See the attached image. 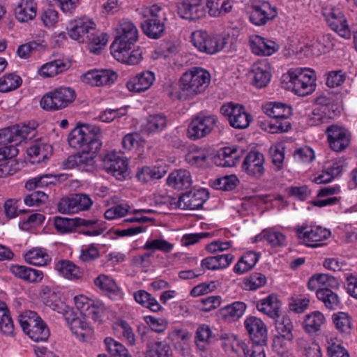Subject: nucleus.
<instances>
[{"label":"nucleus","mask_w":357,"mask_h":357,"mask_svg":"<svg viewBox=\"0 0 357 357\" xmlns=\"http://www.w3.org/2000/svg\"><path fill=\"white\" fill-rule=\"evenodd\" d=\"M264 129L271 133H282L288 132L291 124L288 120H282L279 118H271V120L265 122Z\"/></svg>","instance_id":"5fc2aeb1"},{"label":"nucleus","mask_w":357,"mask_h":357,"mask_svg":"<svg viewBox=\"0 0 357 357\" xmlns=\"http://www.w3.org/2000/svg\"><path fill=\"white\" fill-rule=\"evenodd\" d=\"M280 306L281 303L275 294H270L266 298L259 301L256 305L259 311L272 319L279 317Z\"/></svg>","instance_id":"c756f323"},{"label":"nucleus","mask_w":357,"mask_h":357,"mask_svg":"<svg viewBox=\"0 0 357 357\" xmlns=\"http://www.w3.org/2000/svg\"><path fill=\"white\" fill-rule=\"evenodd\" d=\"M70 65L63 59H54L43 64L38 70L43 77H52L68 70Z\"/></svg>","instance_id":"cd10ccee"},{"label":"nucleus","mask_w":357,"mask_h":357,"mask_svg":"<svg viewBox=\"0 0 357 357\" xmlns=\"http://www.w3.org/2000/svg\"><path fill=\"white\" fill-rule=\"evenodd\" d=\"M133 46L134 44L113 42L110 50L117 61L128 65H136L141 61L142 56L140 50H132Z\"/></svg>","instance_id":"ddd939ff"},{"label":"nucleus","mask_w":357,"mask_h":357,"mask_svg":"<svg viewBox=\"0 0 357 357\" xmlns=\"http://www.w3.org/2000/svg\"><path fill=\"white\" fill-rule=\"evenodd\" d=\"M191 41L197 50L207 54H214L221 51L227 43L225 37L204 30L194 31L192 33Z\"/></svg>","instance_id":"39448f33"},{"label":"nucleus","mask_w":357,"mask_h":357,"mask_svg":"<svg viewBox=\"0 0 357 357\" xmlns=\"http://www.w3.org/2000/svg\"><path fill=\"white\" fill-rule=\"evenodd\" d=\"M333 322L335 328L340 332L346 334L351 333L352 323L351 317L346 312H339L333 314Z\"/></svg>","instance_id":"864d4df0"},{"label":"nucleus","mask_w":357,"mask_h":357,"mask_svg":"<svg viewBox=\"0 0 357 357\" xmlns=\"http://www.w3.org/2000/svg\"><path fill=\"white\" fill-rule=\"evenodd\" d=\"M144 33L152 39L161 38L165 32V26L158 17H149L141 23Z\"/></svg>","instance_id":"7c9ffc66"},{"label":"nucleus","mask_w":357,"mask_h":357,"mask_svg":"<svg viewBox=\"0 0 357 357\" xmlns=\"http://www.w3.org/2000/svg\"><path fill=\"white\" fill-rule=\"evenodd\" d=\"M23 331L34 342H45L50 332L46 323L33 311H26L19 317Z\"/></svg>","instance_id":"7ed1b4c3"},{"label":"nucleus","mask_w":357,"mask_h":357,"mask_svg":"<svg viewBox=\"0 0 357 357\" xmlns=\"http://www.w3.org/2000/svg\"><path fill=\"white\" fill-rule=\"evenodd\" d=\"M95 31H91L86 38V42H89V48L90 51L94 54H98L101 49L105 47L107 43V38L106 33H101L96 35Z\"/></svg>","instance_id":"6e6d98bb"},{"label":"nucleus","mask_w":357,"mask_h":357,"mask_svg":"<svg viewBox=\"0 0 357 357\" xmlns=\"http://www.w3.org/2000/svg\"><path fill=\"white\" fill-rule=\"evenodd\" d=\"M220 111L229 121L230 126L235 129H245L252 121L251 114L246 112L243 105L227 102L221 106Z\"/></svg>","instance_id":"6e6552de"},{"label":"nucleus","mask_w":357,"mask_h":357,"mask_svg":"<svg viewBox=\"0 0 357 357\" xmlns=\"http://www.w3.org/2000/svg\"><path fill=\"white\" fill-rule=\"evenodd\" d=\"M266 282V276L260 273H253L243 280L244 289L254 291L264 286Z\"/></svg>","instance_id":"13d9d810"},{"label":"nucleus","mask_w":357,"mask_h":357,"mask_svg":"<svg viewBox=\"0 0 357 357\" xmlns=\"http://www.w3.org/2000/svg\"><path fill=\"white\" fill-rule=\"evenodd\" d=\"M246 304L241 301H236L227 305L220 310V314L223 319L229 321L238 320L246 310Z\"/></svg>","instance_id":"ea45409f"},{"label":"nucleus","mask_w":357,"mask_h":357,"mask_svg":"<svg viewBox=\"0 0 357 357\" xmlns=\"http://www.w3.org/2000/svg\"><path fill=\"white\" fill-rule=\"evenodd\" d=\"M195 338L196 346L200 351L206 350V345H209L217 340L210 326L207 324H202L198 326Z\"/></svg>","instance_id":"58836bf2"},{"label":"nucleus","mask_w":357,"mask_h":357,"mask_svg":"<svg viewBox=\"0 0 357 357\" xmlns=\"http://www.w3.org/2000/svg\"><path fill=\"white\" fill-rule=\"evenodd\" d=\"M346 73L342 70L330 71L327 74L326 85L330 88L341 86L345 81Z\"/></svg>","instance_id":"338daca9"},{"label":"nucleus","mask_w":357,"mask_h":357,"mask_svg":"<svg viewBox=\"0 0 357 357\" xmlns=\"http://www.w3.org/2000/svg\"><path fill=\"white\" fill-rule=\"evenodd\" d=\"M67 30L69 36L79 43H86V38L91 31H96V24L86 17L75 19L69 22Z\"/></svg>","instance_id":"2eb2a0df"},{"label":"nucleus","mask_w":357,"mask_h":357,"mask_svg":"<svg viewBox=\"0 0 357 357\" xmlns=\"http://www.w3.org/2000/svg\"><path fill=\"white\" fill-rule=\"evenodd\" d=\"M167 124V116L162 113L151 114L146 118L144 126V132L148 134L162 131Z\"/></svg>","instance_id":"a19ab883"},{"label":"nucleus","mask_w":357,"mask_h":357,"mask_svg":"<svg viewBox=\"0 0 357 357\" xmlns=\"http://www.w3.org/2000/svg\"><path fill=\"white\" fill-rule=\"evenodd\" d=\"M178 13L181 17L189 21L204 17L206 10L203 0H184L178 8Z\"/></svg>","instance_id":"412c9836"},{"label":"nucleus","mask_w":357,"mask_h":357,"mask_svg":"<svg viewBox=\"0 0 357 357\" xmlns=\"http://www.w3.org/2000/svg\"><path fill=\"white\" fill-rule=\"evenodd\" d=\"M95 285L105 291L116 293L119 291L116 282L109 276L100 275L94 280Z\"/></svg>","instance_id":"052dcab7"},{"label":"nucleus","mask_w":357,"mask_h":357,"mask_svg":"<svg viewBox=\"0 0 357 357\" xmlns=\"http://www.w3.org/2000/svg\"><path fill=\"white\" fill-rule=\"evenodd\" d=\"M101 136V130L97 126L86 124L75 127L70 132L68 141L70 146L80 149L81 151L69 155L63 162V167L92 171L95 167V158L102 146Z\"/></svg>","instance_id":"f257e3e1"},{"label":"nucleus","mask_w":357,"mask_h":357,"mask_svg":"<svg viewBox=\"0 0 357 357\" xmlns=\"http://www.w3.org/2000/svg\"><path fill=\"white\" fill-rule=\"evenodd\" d=\"M316 295L317 298L330 310H335L340 304L338 296L328 288L317 289Z\"/></svg>","instance_id":"3c124183"},{"label":"nucleus","mask_w":357,"mask_h":357,"mask_svg":"<svg viewBox=\"0 0 357 357\" xmlns=\"http://www.w3.org/2000/svg\"><path fill=\"white\" fill-rule=\"evenodd\" d=\"M167 173L166 167H147L139 168L136 174L138 181L142 183H148L160 179Z\"/></svg>","instance_id":"f704fd0d"},{"label":"nucleus","mask_w":357,"mask_h":357,"mask_svg":"<svg viewBox=\"0 0 357 357\" xmlns=\"http://www.w3.org/2000/svg\"><path fill=\"white\" fill-rule=\"evenodd\" d=\"M155 81L153 72L146 70L136 75L127 83L126 86L130 91L139 93L149 89Z\"/></svg>","instance_id":"393cba45"},{"label":"nucleus","mask_w":357,"mask_h":357,"mask_svg":"<svg viewBox=\"0 0 357 357\" xmlns=\"http://www.w3.org/2000/svg\"><path fill=\"white\" fill-rule=\"evenodd\" d=\"M104 342L112 357H127V356H129L128 349L124 345L113 338L106 337Z\"/></svg>","instance_id":"4d7b16f0"},{"label":"nucleus","mask_w":357,"mask_h":357,"mask_svg":"<svg viewBox=\"0 0 357 357\" xmlns=\"http://www.w3.org/2000/svg\"><path fill=\"white\" fill-rule=\"evenodd\" d=\"M76 98V93L70 87H59L45 94L40 104L47 111H57L68 107Z\"/></svg>","instance_id":"423d86ee"},{"label":"nucleus","mask_w":357,"mask_h":357,"mask_svg":"<svg viewBox=\"0 0 357 357\" xmlns=\"http://www.w3.org/2000/svg\"><path fill=\"white\" fill-rule=\"evenodd\" d=\"M266 344H246L241 342L238 346L242 349L245 357H265L264 346Z\"/></svg>","instance_id":"680f3d73"},{"label":"nucleus","mask_w":357,"mask_h":357,"mask_svg":"<svg viewBox=\"0 0 357 357\" xmlns=\"http://www.w3.org/2000/svg\"><path fill=\"white\" fill-rule=\"evenodd\" d=\"M134 298L137 303L153 312H157L163 310L155 298L145 290L141 289L135 292Z\"/></svg>","instance_id":"c03bdc74"},{"label":"nucleus","mask_w":357,"mask_h":357,"mask_svg":"<svg viewBox=\"0 0 357 357\" xmlns=\"http://www.w3.org/2000/svg\"><path fill=\"white\" fill-rule=\"evenodd\" d=\"M14 324L9 309L3 301H0V331L6 336L14 335Z\"/></svg>","instance_id":"79ce46f5"},{"label":"nucleus","mask_w":357,"mask_h":357,"mask_svg":"<svg viewBox=\"0 0 357 357\" xmlns=\"http://www.w3.org/2000/svg\"><path fill=\"white\" fill-rule=\"evenodd\" d=\"M325 134L329 147L335 152L343 151L349 146L350 133L342 126L336 124L330 125L325 130Z\"/></svg>","instance_id":"f8f14e48"},{"label":"nucleus","mask_w":357,"mask_h":357,"mask_svg":"<svg viewBox=\"0 0 357 357\" xmlns=\"http://www.w3.org/2000/svg\"><path fill=\"white\" fill-rule=\"evenodd\" d=\"M263 110L269 117L282 120H287L292 114L291 106L281 102H268L263 106Z\"/></svg>","instance_id":"72a5a7b5"},{"label":"nucleus","mask_w":357,"mask_h":357,"mask_svg":"<svg viewBox=\"0 0 357 357\" xmlns=\"http://www.w3.org/2000/svg\"><path fill=\"white\" fill-rule=\"evenodd\" d=\"M52 147L47 144L36 142L27 149V154L31 158H38L33 160V162H40L48 159L52 154Z\"/></svg>","instance_id":"37998d69"},{"label":"nucleus","mask_w":357,"mask_h":357,"mask_svg":"<svg viewBox=\"0 0 357 357\" xmlns=\"http://www.w3.org/2000/svg\"><path fill=\"white\" fill-rule=\"evenodd\" d=\"M21 77L14 73H9L0 77V92L7 93L18 89L22 84Z\"/></svg>","instance_id":"603ef678"},{"label":"nucleus","mask_w":357,"mask_h":357,"mask_svg":"<svg viewBox=\"0 0 357 357\" xmlns=\"http://www.w3.org/2000/svg\"><path fill=\"white\" fill-rule=\"evenodd\" d=\"M143 248L146 250H160L168 253L173 250L174 245L165 239L158 238L146 241Z\"/></svg>","instance_id":"bf43d9fd"},{"label":"nucleus","mask_w":357,"mask_h":357,"mask_svg":"<svg viewBox=\"0 0 357 357\" xmlns=\"http://www.w3.org/2000/svg\"><path fill=\"white\" fill-rule=\"evenodd\" d=\"M54 268L60 275L68 280H78L82 276L79 268L69 260L58 261L55 263Z\"/></svg>","instance_id":"4c0bfd02"},{"label":"nucleus","mask_w":357,"mask_h":357,"mask_svg":"<svg viewBox=\"0 0 357 357\" xmlns=\"http://www.w3.org/2000/svg\"><path fill=\"white\" fill-rule=\"evenodd\" d=\"M105 312V306L101 302H93L89 309L84 313L85 317L92 319L95 321H101V318Z\"/></svg>","instance_id":"e2e57ef3"},{"label":"nucleus","mask_w":357,"mask_h":357,"mask_svg":"<svg viewBox=\"0 0 357 357\" xmlns=\"http://www.w3.org/2000/svg\"><path fill=\"white\" fill-rule=\"evenodd\" d=\"M19 169V163L14 158H10L0 163V177L13 175Z\"/></svg>","instance_id":"774afa93"},{"label":"nucleus","mask_w":357,"mask_h":357,"mask_svg":"<svg viewBox=\"0 0 357 357\" xmlns=\"http://www.w3.org/2000/svg\"><path fill=\"white\" fill-rule=\"evenodd\" d=\"M252 344H266L268 340L267 328L265 324L256 317H248L244 322Z\"/></svg>","instance_id":"dca6fc26"},{"label":"nucleus","mask_w":357,"mask_h":357,"mask_svg":"<svg viewBox=\"0 0 357 357\" xmlns=\"http://www.w3.org/2000/svg\"><path fill=\"white\" fill-rule=\"evenodd\" d=\"M263 236L273 247L283 246L286 244V236L280 231H265L263 232Z\"/></svg>","instance_id":"69168bd1"},{"label":"nucleus","mask_w":357,"mask_h":357,"mask_svg":"<svg viewBox=\"0 0 357 357\" xmlns=\"http://www.w3.org/2000/svg\"><path fill=\"white\" fill-rule=\"evenodd\" d=\"M324 316L319 311H314L305 316L303 326L308 333H314L320 330L321 326L324 322Z\"/></svg>","instance_id":"8fccbe9b"},{"label":"nucleus","mask_w":357,"mask_h":357,"mask_svg":"<svg viewBox=\"0 0 357 357\" xmlns=\"http://www.w3.org/2000/svg\"><path fill=\"white\" fill-rule=\"evenodd\" d=\"M298 238L307 247L317 248L321 244L318 242L327 239L331 231L321 226H301L296 229Z\"/></svg>","instance_id":"4468645a"},{"label":"nucleus","mask_w":357,"mask_h":357,"mask_svg":"<svg viewBox=\"0 0 357 357\" xmlns=\"http://www.w3.org/2000/svg\"><path fill=\"white\" fill-rule=\"evenodd\" d=\"M117 74L107 69H93L82 76V81L91 86H102L114 83L117 79Z\"/></svg>","instance_id":"a211bd4d"},{"label":"nucleus","mask_w":357,"mask_h":357,"mask_svg":"<svg viewBox=\"0 0 357 357\" xmlns=\"http://www.w3.org/2000/svg\"><path fill=\"white\" fill-rule=\"evenodd\" d=\"M315 102L322 113L321 115L326 117L328 122L340 113L338 106L333 98L319 96L315 99Z\"/></svg>","instance_id":"2f4dec72"},{"label":"nucleus","mask_w":357,"mask_h":357,"mask_svg":"<svg viewBox=\"0 0 357 357\" xmlns=\"http://www.w3.org/2000/svg\"><path fill=\"white\" fill-rule=\"evenodd\" d=\"M10 272L18 278L28 282H39L43 278V271L22 265H12Z\"/></svg>","instance_id":"c85d7f7f"},{"label":"nucleus","mask_w":357,"mask_h":357,"mask_svg":"<svg viewBox=\"0 0 357 357\" xmlns=\"http://www.w3.org/2000/svg\"><path fill=\"white\" fill-rule=\"evenodd\" d=\"M99 157L103 162V168L116 179L122 180L128 175V160L118 155L115 151L101 154Z\"/></svg>","instance_id":"9b49d317"},{"label":"nucleus","mask_w":357,"mask_h":357,"mask_svg":"<svg viewBox=\"0 0 357 357\" xmlns=\"http://www.w3.org/2000/svg\"><path fill=\"white\" fill-rule=\"evenodd\" d=\"M242 152L243 150L237 146H227L221 149L218 152V157L222 161L220 165L229 167L234 166Z\"/></svg>","instance_id":"a18cd8bd"},{"label":"nucleus","mask_w":357,"mask_h":357,"mask_svg":"<svg viewBox=\"0 0 357 357\" xmlns=\"http://www.w3.org/2000/svg\"><path fill=\"white\" fill-rule=\"evenodd\" d=\"M250 73L253 75V84L257 88L265 87L271 81V66L266 59L255 62Z\"/></svg>","instance_id":"5701e85b"},{"label":"nucleus","mask_w":357,"mask_h":357,"mask_svg":"<svg viewBox=\"0 0 357 357\" xmlns=\"http://www.w3.org/2000/svg\"><path fill=\"white\" fill-rule=\"evenodd\" d=\"M250 45L253 54L258 56H271L279 50V45L258 35L250 38Z\"/></svg>","instance_id":"b1692460"},{"label":"nucleus","mask_w":357,"mask_h":357,"mask_svg":"<svg viewBox=\"0 0 357 357\" xmlns=\"http://www.w3.org/2000/svg\"><path fill=\"white\" fill-rule=\"evenodd\" d=\"M74 200L77 213L82 211L89 210L93 204V201L90 197L86 194L77 193L72 195Z\"/></svg>","instance_id":"0e129e2a"},{"label":"nucleus","mask_w":357,"mask_h":357,"mask_svg":"<svg viewBox=\"0 0 357 357\" xmlns=\"http://www.w3.org/2000/svg\"><path fill=\"white\" fill-rule=\"evenodd\" d=\"M289 88L297 95L305 96L312 93L316 87V76L314 70L309 68H297L288 72Z\"/></svg>","instance_id":"20e7f679"},{"label":"nucleus","mask_w":357,"mask_h":357,"mask_svg":"<svg viewBox=\"0 0 357 357\" xmlns=\"http://www.w3.org/2000/svg\"><path fill=\"white\" fill-rule=\"evenodd\" d=\"M299 352L304 357H322V351L319 343L312 339L300 337L296 340Z\"/></svg>","instance_id":"e433bc0d"},{"label":"nucleus","mask_w":357,"mask_h":357,"mask_svg":"<svg viewBox=\"0 0 357 357\" xmlns=\"http://www.w3.org/2000/svg\"><path fill=\"white\" fill-rule=\"evenodd\" d=\"M249 20L255 26H264L275 19L278 15L277 8L268 1L251 0L249 3Z\"/></svg>","instance_id":"1a4fd4ad"},{"label":"nucleus","mask_w":357,"mask_h":357,"mask_svg":"<svg viewBox=\"0 0 357 357\" xmlns=\"http://www.w3.org/2000/svg\"><path fill=\"white\" fill-rule=\"evenodd\" d=\"M264 155L258 151H250L242 163V171L255 178H260L264 174Z\"/></svg>","instance_id":"6ab92c4d"},{"label":"nucleus","mask_w":357,"mask_h":357,"mask_svg":"<svg viewBox=\"0 0 357 357\" xmlns=\"http://www.w3.org/2000/svg\"><path fill=\"white\" fill-rule=\"evenodd\" d=\"M36 123L16 124L0 130V144L14 145L15 147L22 141L31 139L36 135Z\"/></svg>","instance_id":"0eeeda50"},{"label":"nucleus","mask_w":357,"mask_h":357,"mask_svg":"<svg viewBox=\"0 0 357 357\" xmlns=\"http://www.w3.org/2000/svg\"><path fill=\"white\" fill-rule=\"evenodd\" d=\"M211 82V75L201 67H192L178 80V91L176 96L181 100H192L204 93Z\"/></svg>","instance_id":"f03ea898"},{"label":"nucleus","mask_w":357,"mask_h":357,"mask_svg":"<svg viewBox=\"0 0 357 357\" xmlns=\"http://www.w3.org/2000/svg\"><path fill=\"white\" fill-rule=\"evenodd\" d=\"M25 261L34 266H42L47 265L51 257L43 248H33L24 255Z\"/></svg>","instance_id":"49530a36"},{"label":"nucleus","mask_w":357,"mask_h":357,"mask_svg":"<svg viewBox=\"0 0 357 357\" xmlns=\"http://www.w3.org/2000/svg\"><path fill=\"white\" fill-rule=\"evenodd\" d=\"M167 183L175 190L188 189L192 183L191 174L186 169H175L168 176Z\"/></svg>","instance_id":"a878e982"},{"label":"nucleus","mask_w":357,"mask_h":357,"mask_svg":"<svg viewBox=\"0 0 357 357\" xmlns=\"http://www.w3.org/2000/svg\"><path fill=\"white\" fill-rule=\"evenodd\" d=\"M37 12L36 3L33 0H22L15 8V16L20 22L33 20Z\"/></svg>","instance_id":"473e14b6"},{"label":"nucleus","mask_w":357,"mask_h":357,"mask_svg":"<svg viewBox=\"0 0 357 357\" xmlns=\"http://www.w3.org/2000/svg\"><path fill=\"white\" fill-rule=\"evenodd\" d=\"M208 198V192L205 189L188 191L179 196L178 206L183 209H199Z\"/></svg>","instance_id":"aec40b11"},{"label":"nucleus","mask_w":357,"mask_h":357,"mask_svg":"<svg viewBox=\"0 0 357 357\" xmlns=\"http://www.w3.org/2000/svg\"><path fill=\"white\" fill-rule=\"evenodd\" d=\"M96 224V221L81 218H68L60 216L54 218V225L60 234L70 233L81 227H89Z\"/></svg>","instance_id":"4be33fe9"},{"label":"nucleus","mask_w":357,"mask_h":357,"mask_svg":"<svg viewBox=\"0 0 357 357\" xmlns=\"http://www.w3.org/2000/svg\"><path fill=\"white\" fill-rule=\"evenodd\" d=\"M71 331L82 341H86L93 333V328L86 322L85 318H77L70 326Z\"/></svg>","instance_id":"de8ad7c7"},{"label":"nucleus","mask_w":357,"mask_h":357,"mask_svg":"<svg viewBox=\"0 0 357 357\" xmlns=\"http://www.w3.org/2000/svg\"><path fill=\"white\" fill-rule=\"evenodd\" d=\"M144 357H173V351L167 342L153 341L147 343Z\"/></svg>","instance_id":"c9c22d12"},{"label":"nucleus","mask_w":357,"mask_h":357,"mask_svg":"<svg viewBox=\"0 0 357 357\" xmlns=\"http://www.w3.org/2000/svg\"><path fill=\"white\" fill-rule=\"evenodd\" d=\"M328 26L345 39L351 37V31L345 16L338 9H331L324 13Z\"/></svg>","instance_id":"f3484780"},{"label":"nucleus","mask_w":357,"mask_h":357,"mask_svg":"<svg viewBox=\"0 0 357 357\" xmlns=\"http://www.w3.org/2000/svg\"><path fill=\"white\" fill-rule=\"evenodd\" d=\"M293 328L292 321L287 315L275 321V329L278 333L276 335L283 337L284 340L289 342H292L294 337L292 333Z\"/></svg>","instance_id":"09e8293b"},{"label":"nucleus","mask_w":357,"mask_h":357,"mask_svg":"<svg viewBox=\"0 0 357 357\" xmlns=\"http://www.w3.org/2000/svg\"><path fill=\"white\" fill-rule=\"evenodd\" d=\"M217 122L218 118L215 115L199 114L188 125V137L193 140L203 138L211 132Z\"/></svg>","instance_id":"9d476101"},{"label":"nucleus","mask_w":357,"mask_h":357,"mask_svg":"<svg viewBox=\"0 0 357 357\" xmlns=\"http://www.w3.org/2000/svg\"><path fill=\"white\" fill-rule=\"evenodd\" d=\"M117 35L114 42H122L127 44H135L138 39V31L130 21H122L117 29Z\"/></svg>","instance_id":"bb28decb"}]
</instances>
